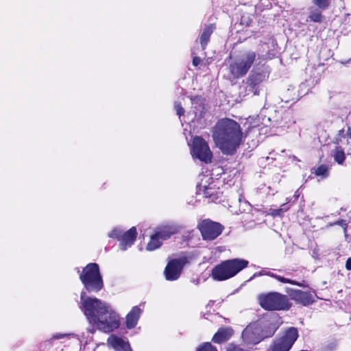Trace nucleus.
Listing matches in <instances>:
<instances>
[{
  "mask_svg": "<svg viewBox=\"0 0 351 351\" xmlns=\"http://www.w3.org/2000/svg\"><path fill=\"white\" fill-rule=\"evenodd\" d=\"M278 327V326L274 325L265 330L260 322L250 324L242 332L243 341L245 345L257 344L263 339L272 336Z\"/></svg>",
  "mask_w": 351,
  "mask_h": 351,
  "instance_id": "4",
  "label": "nucleus"
},
{
  "mask_svg": "<svg viewBox=\"0 0 351 351\" xmlns=\"http://www.w3.org/2000/svg\"><path fill=\"white\" fill-rule=\"evenodd\" d=\"M196 351H217V350L210 343L207 342L200 346Z\"/></svg>",
  "mask_w": 351,
  "mask_h": 351,
  "instance_id": "29",
  "label": "nucleus"
},
{
  "mask_svg": "<svg viewBox=\"0 0 351 351\" xmlns=\"http://www.w3.org/2000/svg\"><path fill=\"white\" fill-rule=\"evenodd\" d=\"M80 308L92 328H87V332L94 334L96 330L104 332H110L117 329L120 325V317L108 304L81 293Z\"/></svg>",
  "mask_w": 351,
  "mask_h": 351,
  "instance_id": "1",
  "label": "nucleus"
},
{
  "mask_svg": "<svg viewBox=\"0 0 351 351\" xmlns=\"http://www.w3.org/2000/svg\"><path fill=\"white\" fill-rule=\"evenodd\" d=\"M201 62V59L199 58V57H194L193 58V64L195 66H197Z\"/></svg>",
  "mask_w": 351,
  "mask_h": 351,
  "instance_id": "34",
  "label": "nucleus"
},
{
  "mask_svg": "<svg viewBox=\"0 0 351 351\" xmlns=\"http://www.w3.org/2000/svg\"><path fill=\"white\" fill-rule=\"evenodd\" d=\"M142 309L138 306H134L126 316L125 324L128 328H134L138 321Z\"/></svg>",
  "mask_w": 351,
  "mask_h": 351,
  "instance_id": "18",
  "label": "nucleus"
},
{
  "mask_svg": "<svg viewBox=\"0 0 351 351\" xmlns=\"http://www.w3.org/2000/svg\"><path fill=\"white\" fill-rule=\"evenodd\" d=\"M308 19L313 22L318 23L322 21L321 12L317 10H313L311 11Z\"/></svg>",
  "mask_w": 351,
  "mask_h": 351,
  "instance_id": "28",
  "label": "nucleus"
},
{
  "mask_svg": "<svg viewBox=\"0 0 351 351\" xmlns=\"http://www.w3.org/2000/svg\"><path fill=\"white\" fill-rule=\"evenodd\" d=\"M264 80V75L261 73H255L249 76L246 82V88L248 94L258 95L259 85Z\"/></svg>",
  "mask_w": 351,
  "mask_h": 351,
  "instance_id": "13",
  "label": "nucleus"
},
{
  "mask_svg": "<svg viewBox=\"0 0 351 351\" xmlns=\"http://www.w3.org/2000/svg\"><path fill=\"white\" fill-rule=\"evenodd\" d=\"M290 295L293 300L304 306L309 305L314 302L313 297L310 293L301 290H293Z\"/></svg>",
  "mask_w": 351,
  "mask_h": 351,
  "instance_id": "16",
  "label": "nucleus"
},
{
  "mask_svg": "<svg viewBox=\"0 0 351 351\" xmlns=\"http://www.w3.org/2000/svg\"><path fill=\"white\" fill-rule=\"evenodd\" d=\"M342 223H343V221H337V222H336V223H335V224L341 225V224H342Z\"/></svg>",
  "mask_w": 351,
  "mask_h": 351,
  "instance_id": "39",
  "label": "nucleus"
},
{
  "mask_svg": "<svg viewBox=\"0 0 351 351\" xmlns=\"http://www.w3.org/2000/svg\"><path fill=\"white\" fill-rule=\"evenodd\" d=\"M256 56L254 51H246L239 58L231 63L229 70L233 78L238 79L244 76L252 66Z\"/></svg>",
  "mask_w": 351,
  "mask_h": 351,
  "instance_id": "7",
  "label": "nucleus"
},
{
  "mask_svg": "<svg viewBox=\"0 0 351 351\" xmlns=\"http://www.w3.org/2000/svg\"><path fill=\"white\" fill-rule=\"evenodd\" d=\"M182 226L176 223H171L159 228L156 232L163 240L168 239L171 235L176 234L181 229Z\"/></svg>",
  "mask_w": 351,
  "mask_h": 351,
  "instance_id": "15",
  "label": "nucleus"
},
{
  "mask_svg": "<svg viewBox=\"0 0 351 351\" xmlns=\"http://www.w3.org/2000/svg\"><path fill=\"white\" fill-rule=\"evenodd\" d=\"M274 274L271 271H268L263 269L258 273L254 274L253 275V276L252 277V278H254V277H257V276H269L271 277V275H274Z\"/></svg>",
  "mask_w": 351,
  "mask_h": 351,
  "instance_id": "33",
  "label": "nucleus"
},
{
  "mask_svg": "<svg viewBox=\"0 0 351 351\" xmlns=\"http://www.w3.org/2000/svg\"><path fill=\"white\" fill-rule=\"evenodd\" d=\"M80 279L88 292H98L104 287L102 277L97 263H89L80 274Z\"/></svg>",
  "mask_w": 351,
  "mask_h": 351,
  "instance_id": "5",
  "label": "nucleus"
},
{
  "mask_svg": "<svg viewBox=\"0 0 351 351\" xmlns=\"http://www.w3.org/2000/svg\"><path fill=\"white\" fill-rule=\"evenodd\" d=\"M214 184L213 178L209 174H201L199 176V181L197 184V193L202 194L209 187Z\"/></svg>",
  "mask_w": 351,
  "mask_h": 351,
  "instance_id": "20",
  "label": "nucleus"
},
{
  "mask_svg": "<svg viewBox=\"0 0 351 351\" xmlns=\"http://www.w3.org/2000/svg\"><path fill=\"white\" fill-rule=\"evenodd\" d=\"M271 277L276 279L278 281H279L280 282H282V283H285V284H287H287H295V280H291V279L282 277V276H281L280 275H277L276 274H274V275H271Z\"/></svg>",
  "mask_w": 351,
  "mask_h": 351,
  "instance_id": "31",
  "label": "nucleus"
},
{
  "mask_svg": "<svg viewBox=\"0 0 351 351\" xmlns=\"http://www.w3.org/2000/svg\"><path fill=\"white\" fill-rule=\"evenodd\" d=\"M314 173L317 176L326 178L328 176V167L325 165H321L315 169Z\"/></svg>",
  "mask_w": 351,
  "mask_h": 351,
  "instance_id": "27",
  "label": "nucleus"
},
{
  "mask_svg": "<svg viewBox=\"0 0 351 351\" xmlns=\"http://www.w3.org/2000/svg\"><path fill=\"white\" fill-rule=\"evenodd\" d=\"M191 154L193 158H197L205 163L210 162L213 158V154L208 143L200 136L193 138Z\"/></svg>",
  "mask_w": 351,
  "mask_h": 351,
  "instance_id": "9",
  "label": "nucleus"
},
{
  "mask_svg": "<svg viewBox=\"0 0 351 351\" xmlns=\"http://www.w3.org/2000/svg\"><path fill=\"white\" fill-rule=\"evenodd\" d=\"M64 339L63 342H66L68 340L73 339L76 343H77L78 345H80L83 341L85 340V342L87 343V340L88 339V337H85L84 334L83 333L82 335L78 336L73 333H56L52 335L49 341H52L53 339Z\"/></svg>",
  "mask_w": 351,
  "mask_h": 351,
  "instance_id": "17",
  "label": "nucleus"
},
{
  "mask_svg": "<svg viewBox=\"0 0 351 351\" xmlns=\"http://www.w3.org/2000/svg\"><path fill=\"white\" fill-rule=\"evenodd\" d=\"M347 136L351 138V127H349L346 133Z\"/></svg>",
  "mask_w": 351,
  "mask_h": 351,
  "instance_id": "37",
  "label": "nucleus"
},
{
  "mask_svg": "<svg viewBox=\"0 0 351 351\" xmlns=\"http://www.w3.org/2000/svg\"><path fill=\"white\" fill-rule=\"evenodd\" d=\"M313 2L322 10L328 8L330 5V0H313Z\"/></svg>",
  "mask_w": 351,
  "mask_h": 351,
  "instance_id": "30",
  "label": "nucleus"
},
{
  "mask_svg": "<svg viewBox=\"0 0 351 351\" xmlns=\"http://www.w3.org/2000/svg\"><path fill=\"white\" fill-rule=\"evenodd\" d=\"M346 268L348 270H351V258H348L346 263Z\"/></svg>",
  "mask_w": 351,
  "mask_h": 351,
  "instance_id": "36",
  "label": "nucleus"
},
{
  "mask_svg": "<svg viewBox=\"0 0 351 351\" xmlns=\"http://www.w3.org/2000/svg\"><path fill=\"white\" fill-rule=\"evenodd\" d=\"M298 331L295 327H290L278 338H276L269 346L268 351H289L298 338Z\"/></svg>",
  "mask_w": 351,
  "mask_h": 351,
  "instance_id": "8",
  "label": "nucleus"
},
{
  "mask_svg": "<svg viewBox=\"0 0 351 351\" xmlns=\"http://www.w3.org/2000/svg\"><path fill=\"white\" fill-rule=\"evenodd\" d=\"M198 228L204 240H213L216 239L223 230V227L220 223L209 219L202 221L198 225Z\"/></svg>",
  "mask_w": 351,
  "mask_h": 351,
  "instance_id": "11",
  "label": "nucleus"
},
{
  "mask_svg": "<svg viewBox=\"0 0 351 351\" xmlns=\"http://www.w3.org/2000/svg\"><path fill=\"white\" fill-rule=\"evenodd\" d=\"M335 161L339 165H343L345 159L346 155L343 149L341 147H337L333 151L332 154Z\"/></svg>",
  "mask_w": 351,
  "mask_h": 351,
  "instance_id": "24",
  "label": "nucleus"
},
{
  "mask_svg": "<svg viewBox=\"0 0 351 351\" xmlns=\"http://www.w3.org/2000/svg\"><path fill=\"white\" fill-rule=\"evenodd\" d=\"M186 263L185 258L173 259L169 261L165 269V278L167 280H177Z\"/></svg>",
  "mask_w": 351,
  "mask_h": 351,
  "instance_id": "12",
  "label": "nucleus"
},
{
  "mask_svg": "<svg viewBox=\"0 0 351 351\" xmlns=\"http://www.w3.org/2000/svg\"><path fill=\"white\" fill-rule=\"evenodd\" d=\"M108 344L115 351H132L129 342L117 335H110L107 341Z\"/></svg>",
  "mask_w": 351,
  "mask_h": 351,
  "instance_id": "14",
  "label": "nucleus"
},
{
  "mask_svg": "<svg viewBox=\"0 0 351 351\" xmlns=\"http://www.w3.org/2000/svg\"><path fill=\"white\" fill-rule=\"evenodd\" d=\"M247 265L248 261L244 259L227 260L218 264L212 269L211 276L215 280H226L234 276Z\"/></svg>",
  "mask_w": 351,
  "mask_h": 351,
  "instance_id": "3",
  "label": "nucleus"
},
{
  "mask_svg": "<svg viewBox=\"0 0 351 351\" xmlns=\"http://www.w3.org/2000/svg\"><path fill=\"white\" fill-rule=\"evenodd\" d=\"M252 120H253V117H250L247 119L248 122L250 123H252Z\"/></svg>",
  "mask_w": 351,
  "mask_h": 351,
  "instance_id": "38",
  "label": "nucleus"
},
{
  "mask_svg": "<svg viewBox=\"0 0 351 351\" xmlns=\"http://www.w3.org/2000/svg\"><path fill=\"white\" fill-rule=\"evenodd\" d=\"M293 285H297L301 287H307L308 285L304 280H302L301 282H298L295 281V284H293Z\"/></svg>",
  "mask_w": 351,
  "mask_h": 351,
  "instance_id": "35",
  "label": "nucleus"
},
{
  "mask_svg": "<svg viewBox=\"0 0 351 351\" xmlns=\"http://www.w3.org/2000/svg\"><path fill=\"white\" fill-rule=\"evenodd\" d=\"M215 27L213 24L206 26L200 36V44L203 49H205L208 42L209 41L210 36L213 32Z\"/></svg>",
  "mask_w": 351,
  "mask_h": 351,
  "instance_id": "21",
  "label": "nucleus"
},
{
  "mask_svg": "<svg viewBox=\"0 0 351 351\" xmlns=\"http://www.w3.org/2000/svg\"><path fill=\"white\" fill-rule=\"evenodd\" d=\"M260 305L268 311L288 310L291 304L287 295L278 292H271L258 296Z\"/></svg>",
  "mask_w": 351,
  "mask_h": 351,
  "instance_id": "6",
  "label": "nucleus"
},
{
  "mask_svg": "<svg viewBox=\"0 0 351 351\" xmlns=\"http://www.w3.org/2000/svg\"><path fill=\"white\" fill-rule=\"evenodd\" d=\"M174 109L176 111L177 114L180 117L184 114V110L182 107L181 104L178 102H176L174 104Z\"/></svg>",
  "mask_w": 351,
  "mask_h": 351,
  "instance_id": "32",
  "label": "nucleus"
},
{
  "mask_svg": "<svg viewBox=\"0 0 351 351\" xmlns=\"http://www.w3.org/2000/svg\"><path fill=\"white\" fill-rule=\"evenodd\" d=\"M289 207L287 205V204H283L280 208L278 209H272L270 208L269 211V214L272 217H280L282 216L286 211L289 210Z\"/></svg>",
  "mask_w": 351,
  "mask_h": 351,
  "instance_id": "26",
  "label": "nucleus"
},
{
  "mask_svg": "<svg viewBox=\"0 0 351 351\" xmlns=\"http://www.w3.org/2000/svg\"><path fill=\"white\" fill-rule=\"evenodd\" d=\"M217 191L218 188L216 187V185L214 184L210 187H209L207 190L203 192L202 194L207 198L210 199L211 201H214L217 199Z\"/></svg>",
  "mask_w": 351,
  "mask_h": 351,
  "instance_id": "25",
  "label": "nucleus"
},
{
  "mask_svg": "<svg viewBox=\"0 0 351 351\" xmlns=\"http://www.w3.org/2000/svg\"><path fill=\"white\" fill-rule=\"evenodd\" d=\"M161 245L162 239L158 234L155 232L154 234L151 237L150 241L147 245L146 250L148 251H153L160 247Z\"/></svg>",
  "mask_w": 351,
  "mask_h": 351,
  "instance_id": "23",
  "label": "nucleus"
},
{
  "mask_svg": "<svg viewBox=\"0 0 351 351\" xmlns=\"http://www.w3.org/2000/svg\"><path fill=\"white\" fill-rule=\"evenodd\" d=\"M199 97H194L192 99V112L195 117H202L204 114V107L200 101Z\"/></svg>",
  "mask_w": 351,
  "mask_h": 351,
  "instance_id": "22",
  "label": "nucleus"
},
{
  "mask_svg": "<svg viewBox=\"0 0 351 351\" xmlns=\"http://www.w3.org/2000/svg\"><path fill=\"white\" fill-rule=\"evenodd\" d=\"M136 228L132 227L124 233L121 229L114 228L108 234V236L110 238L119 239L120 241V249L124 251L133 244L136 238Z\"/></svg>",
  "mask_w": 351,
  "mask_h": 351,
  "instance_id": "10",
  "label": "nucleus"
},
{
  "mask_svg": "<svg viewBox=\"0 0 351 351\" xmlns=\"http://www.w3.org/2000/svg\"><path fill=\"white\" fill-rule=\"evenodd\" d=\"M212 137L217 147L226 155H233L245 140L241 125L236 121L223 118L219 119L212 130Z\"/></svg>",
  "mask_w": 351,
  "mask_h": 351,
  "instance_id": "2",
  "label": "nucleus"
},
{
  "mask_svg": "<svg viewBox=\"0 0 351 351\" xmlns=\"http://www.w3.org/2000/svg\"><path fill=\"white\" fill-rule=\"evenodd\" d=\"M233 334L230 327L221 328L214 335L212 341L216 343H221L228 341Z\"/></svg>",
  "mask_w": 351,
  "mask_h": 351,
  "instance_id": "19",
  "label": "nucleus"
},
{
  "mask_svg": "<svg viewBox=\"0 0 351 351\" xmlns=\"http://www.w3.org/2000/svg\"><path fill=\"white\" fill-rule=\"evenodd\" d=\"M257 125H258V124H256V123H255V122H254V123H253L252 127H256V126H257Z\"/></svg>",
  "mask_w": 351,
  "mask_h": 351,
  "instance_id": "40",
  "label": "nucleus"
}]
</instances>
